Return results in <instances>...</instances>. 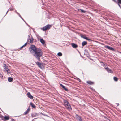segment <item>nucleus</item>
I'll return each instance as SVG.
<instances>
[{
  "mask_svg": "<svg viewBox=\"0 0 121 121\" xmlns=\"http://www.w3.org/2000/svg\"><path fill=\"white\" fill-rule=\"evenodd\" d=\"M116 104H117V106H119V103H116Z\"/></svg>",
  "mask_w": 121,
  "mask_h": 121,
  "instance_id": "e433bc0d",
  "label": "nucleus"
},
{
  "mask_svg": "<svg viewBox=\"0 0 121 121\" xmlns=\"http://www.w3.org/2000/svg\"><path fill=\"white\" fill-rule=\"evenodd\" d=\"M80 10L83 13H85V11L84 10H83L82 9H80L78 10Z\"/></svg>",
  "mask_w": 121,
  "mask_h": 121,
  "instance_id": "b1692460",
  "label": "nucleus"
},
{
  "mask_svg": "<svg viewBox=\"0 0 121 121\" xmlns=\"http://www.w3.org/2000/svg\"><path fill=\"white\" fill-rule=\"evenodd\" d=\"M71 45L73 48H76L78 47L77 45L76 44L74 43H72Z\"/></svg>",
  "mask_w": 121,
  "mask_h": 121,
  "instance_id": "1a4fd4ad",
  "label": "nucleus"
},
{
  "mask_svg": "<svg viewBox=\"0 0 121 121\" xmlns=\"http://www.w3.org/2000/svg\"><path fill=\"white\" fill-rule=\"evenodd\" d=\"M16 13H17L18 14H19V13H18L17 12H16Z\"/></svg>",
  "mask_w": 121,
  "mask_h": 121,
  "instance_id": "ea45409f",
  "label": "nucleus"
},
{
  "mask_svg": "<svg viewBox=\"0 0 121 121\" xmlns=\"http://www.w3.org/2000/svg\"><path fill=\"white\" fill-rule=\"evenodd\" d=\"M40 41L43 45L45 44V41L42 39H40Z\"/></svg>",
  "mask_w": 121,
  "mask_h": 121,
  "instance_id": "9d476101",
  "label": "nucleus"
},
{
  "mask_svg": "<svg viewBox=\"0 0 121 121\" xmlns=\"http://www.w3.org/2000/svg\"><path fill=\"white\" fill-rule=\"evenodd\" d=\"M87 44V43L86 41H83L82 43V45L83 46H84L85 45H86Z\"/></svg>",
  "mask_w": 121,
  "mask_h": 121,
  "instance_id": "f8f14e48",
  "label": "nucleus"
},
{
  "mask_svg": "<svg viewBox=\"0 0 121 121\" xmlns=\"http://www.w3.org/2000/svg\"><path fill=\"white\" fill-rule=\"evenodd\" d=\"M117 4L119 6V7L121 8V7L120 6V4Z\"/></svg>",
  "mask_w": 121,
  "mask_h": 121,
  "instance_id": "473e14b6",
  "label": "nucleus"
},
{
  "mask_svg": "<svg viewBox=\"0 0 121 121\" xmlns=\"http://www.w3.org/2000/svg\"><path fill=\"white\" fill-rule=\"evenodd\" d=\"M87 83L90 85H92L94 83L93 82L91 81H87Z\"/></svg>",
  "mask_w": 121,
  "mask_h": 121,
  "instance_id": "f3484780",
  "label": "nucleus"
},
{
  "mask_svg": "<svg viewBox=\"0 0 121 121\" xmlns=\"http://www.w3.org/2000/svg\"><path fill=\"white\" fill-rule=\"evenodd\" d=\"M9 10H8L7 11V12H6V14L7 13H8V11H9Z\"/></svg>",
  "mask_w": 121,
  "mask_h": 121,
  "instance_id": "58836bf2",
  "label": "nucleus"
},
{
  "mask_svg": "<svg viewBox=\"0 0 121 121\" xmlns=\"http://www.w3.org/2000/svg\"><path fill=\"white\" fill-rule=\"evenodd\" d=\"M27 95L28 97L29 98L31 99H32L33 98V97L31 95L29 92H28L27 93Z\"/></svg>",
  "mask_w": 121,
  "mask_h": 121,
  "instance_id": "0eeeda50",
  "label": "nucleus"
},
{
  "mask_svg": "<svg viewBox=\"0 0 121 121\" xmlns=\"http://www.w3.org/2000/svg\"><path fill=\"white\" fill-rule=\"evenodd\" d=\"M33 39L32 38V39H30L29 40H30V43H33Z\"/></svg>",
  "mask_w": 121,
  "mask_h": 121,
  "instance_id": "5701e85b",
  "label": "nucleus"
},
{
  "mask_svg": "<svg viewBox=\"0 0 121 121\" xmlns=\"http://www.w3.org/2000/svg\"><path fill=\"white\" fill-rule=\"evenodd\" d=\"M36 64L39 67H40L41 66V64L39 62H37L36 63Z\"/></svg>",
  "mask_w": 121,
  "mask_h": 121,
  "instance_id": "a211bd4d",
  "label": "nucleus"
},
{
  "mask_svg": "<svg viewBox=\"0 0 121 121\" xmlns=\"http://www.w3.org/2000/svg\"><path fill=\"white\" fill-rule=\"evenodd\" d=\"M25 46L23 45V46H22V47H24Z\"/></svg>",
  "mask_w": 121,
  "mask_h": 121,
  "instance_id": "a19ab883",
  "label": "nucleus"
},
{
  "mask_svg": "<svg viewBox=\"0 0 121 121\" xmlns=\"http://www.w3.org/2000/svg\"><path fill=\"white\" fill-rule=\"evenodd\" d=\"M117 4H121V0H117Z\"/></svg>",
  "mask_w": 121,
  "mask_h": 121,
  "instance_id": "412c9836",
  "label": "nucleus"
},
{
  "mask_svg": "<svg viewBox=\"0 0 121 121\" xmlns=\"http://www.w3.org/2000/svg\"><path fill=\"white\" fill-rule=\"evenodd\" d=\"M8 10H10V11H12L13 10V8H10Z\"/></svg>",
  "mask_w": 121,
  "mask_h": 121,
  "instance_id": "7c9ffc66",
  "label": "nucleus"
},
{
  "mask_svg": "<svg viewBox=\"0 0 121 121\" xmlns=\"http://www.w3.org/2000/svg\"><path fill=\"white\" fill-rule=\"evenodd\" d=\"M119 52L121 54V52Z\"/></svg>",
  "mask_w": 121,
  "mask_h": 121,
  "instance_id": "79ce46f5",
  "label": "nucleus"
},
{
  "mask_svg": "<svg viewBox=\"0 0 121 121\" xmlns=\"http://www.w3.org/2000/svg\"><path fill=\"white\" fill-rule=\"evenodd\" d=\"M105 69L107 70L108 72L112 73L113 72L112 70L108 67H106L105 68Z\"/></svg>",
  "mask_w": 121,
  "mask_h": 121,
  "instance_id": "6e6552de",
  "label": "nucleus"
},
{
  "mask_svg": "<svg viewBox=\"0 0 121 121\" xmlns=\"http://www.w3.org/2000/svg\"><path fill=\"white\" fill-rule=\"evenodd\" d=\"M30 51L32 53H34V56L38 60H40V57L43 55V52L41 49L37 48H36L35 46L32 45L30 49Z\"/></svg>",
  "mask_w": 121,
  "mask_h": 121,
  "instance_id": "f257e3e1",
  "label": "nucleus"
},
{
  "mask_svg": "<svg viewBox=\"0 0 121 121\" xmlns=\"http://www.w3.org/2000/svg\"><path fill=\"white\" fill-rule=\"evenodd\" d=\"M77 80L79 81V82H81V80L79 78H77Z\"/></svg>",
  "mask_w": 121,
  "mask_h": 121,
  "instance_id": "72a5a7b5",
  "label": "nucleus"
},
{
  "mask_svg": "<svg viewBox=\"0 0 121 121\" xmlns=\"http://www.w3.org/2000/svg\"><path fill=\"white\" fill-rule=\"evenodd\" d=\"M65 106L70 111L72 110L71 106L69 104H68L66 105Z\"/></svg>",
  "mask_w": 121,
  "mask_h": 121,
  "instance_id": "423d86ee",
  "label": "nucleus"
},
{
  "mask_svg": "<svg viewBox=\"0 0 121 121\" xmlns=\"http://www.w3.org/2000/svg\"><path fill=\"white\" fill-rule=\"evenodd\" d=\"M62 53H61V56H62Z\"/></svg>",
  "mask_w": 121,
  "mask_h": 121,
  "instance_id": "37998d69",
  "label": "nucleus"
},
{
  "mask_svg": "<svg viewBox=\"0 0 121 121\" xmlns=\"http://www.w3.org/2000/svg\"><path fill=\"white\" fill-rule=\"evenodd\" d=\"M64 104L65 106L67 105L68 104H69L68 101L66 100H64Z\"/></svg>",
  "mask_w": 121,
  "mask_h": 121,
  "instance_id": "4468645a",
  "label": "nucleus"
},
{
  "mask_svg": "<svg viewBox=\"0 0 121 121\" xmlns=\"http://www.w3.org/2000/svg\"><path fill=\"white\" fill-rule=\"evenodd\" d=\"M8 81L9 82H11L12 81L13 79L11 77H9L8 78Z\"/></svg>",
  "mask_w": 121,
  "mask_h": 121,
  "instance_id": "dca6fc26",
  "label": "nucleus"
},
{
  "mask_svg": "<svg viewBox=\"0 0 121 121\" xmlns=\"http://www.w3.org/2000/svg\"><path fill=\"white\" fill-rule=\"evenodd\" d=\"M76 117L77 120H78V121H82V118L80 116L76 114Z\"/></svg>",
  "mask_w": 121,
  "mask_h": 121,
  "instance_id": "20e7f679",
  "label": "nucleus"
},
{
  "mask_svg": "<svg viewBox=\"0 0 121 121\" xmlns=\"http://www.w3.org/2000/svg\"><path fill=\"white\" fill-rule=\"evenodd\" d=\"M3 65H4V67H5V68L6 69H7V67H6V64H3Z\"/></svg>",
  "mask_w": 121,
  "mask_h": 121,
  "instance_id": "393cba45",
  "label": "nucleus"
},
{
  "mask_svg": "<svg viewBox=\"0 0 121 121\" xmlns=\"http://www.w3.org/2000/svg\"><path fill=\"white\" fill-rule=\"evenodd\" d=\"M30 110V109L29 108H28L26 111L24 113V115H26L29 112Z\"/></svg>",
  "mask_w": 121,
  "mask_h": 121,
  "instance_id": "9b49d317",
  "label": "nucleus"
},
{
  "mask_svg": "<svg viewBox=\"0 0 121 121\" xmlns=\"http://www.w3.org/2000/svg\"><path fill=\"white\" fill-rule=\"evenodd\" d=\"M12 121H15L14 120V119H12Z\"/></svg>",
  "mask_w": 121,
  "mask_h": 121,
  "instance_id": "c9c22d12",
  "label": "nucleus"
},
{
  "mask_svg": "<svg viewBox=\"0 0 121 121\" xmlns=\"http://www.w3.org/2000/svg\"><path fill=\"white\" fill-rule=\"evenodd\" d=\"M4 119L5 120H8L9 119V117L7 116H5L4 117Z\"/></svg>",
  "mask_w": 121,
  "mask_h": 121,
  "instance_id": "4be33fe9",
  "label": "nucleus"
},
{
  "mask_svg": "<svg viewBox=\"0 0 121 121\" xmlns=\"http://www.w3.org/2000/svg\"><path fill=\"white\" fill-rule=\"evenodd\" d=\"M19 16H20V17L22 19V20H23L25 22V21H24V20L23 19L22 17L19 14Z\"/></svg>",
  "mask_w": 121,
  "mask_h": 121,
  "instance_id": "c756f323",
  "label": "nucleus"
},
{
  "mask_svg": "<svg viewBox=\"0 0 121 121\" xmlns=\"http://www.w3.org/2000/svg\"><path fill=\"white\" fill-rule=\"evenodd\" d=\"M3 77V76L1 73H0V78H2Z\"/></svg>",
  "mask_w": 121,
  "mask_h": 121,
  "instance_id": "a878e982",
  "label": "nucleus"
},
{
  "mask_svg": "<svg viewBox=\"0 0 121 121\" xmlns=\"http://www.w3.org/2000/svg\"><path fill=\"white\" fill-rule=\"evenodd\" d=\"M22 46L20 48V49H22Z\"/></svg>",
  "mask_w": 121,
  "mask_h": 121,
  "instance_id": "4c0bfd02",
  "label": "nucleus"
},
{
  "mask_svg": "<svg viewBox=\"0 0 121 121\" xmlns=\"http://www.w3.org/2000/svg\"><path fill=\"white\" fill-rule=\"evenodd\" d=\"M30 104L33 108H35V106L33 103H30Z\"/></svg>",
  "mask_w": 121,
  "mask_h": 121,
  "instance_id": "2eb2a0df",
  "label": "nucleus"
},
{
  "mask_svg": "<svg viewBox=\"0 0 121 121\" xmlns=\"http://www.w3.org/2000/svg\"><path fill=\"white\" fill-rule=\"evenodd\" d=\"M80 36L82 38H83L86 40H88L89 41H90L91 40L90 39H88L87 37L85 36L84 35L82 34H81Z\"/></svg>",
  "mask_w": 121,
  "mask_h": 121,
  "instance_id": "39448f33",
  "label": "nucleus"
},
{
  "mask_svg": "<svg viewBox=\"0 0 121 121\" xmlns=\"http://www.w3.org/2000/svg\"><path fill=\"white\" fill-rule=\"evenodd\" d=\"M114 2H115L117 4V1H116L115 0H112Z\"/></svg>",
  "mask_w": 121,
  "mask_h": 121,
  "instance_id": "2f4dec72",
  "label": "nucleus"
},
{
  "mask_svg": "<svg viewBox=\"0 0 121 121\" xmlns=\"http://www.w3.org/2000/svg\"><path fill=\"white\" fill-rule=\"evenodd\" d=\"M57 55L59 56H60V52H59L58 53Z\"/></svg>",
  "mask_w": 121,
  "mask_h": 121,
  "instance_id": "cd10ccee",
  "label": "nucleus"
},
{
  "mask_svg": "<svg viewBox=\"0 0 121 121\" xmlns=\"http://www.w3.org/2000/svg\"><path fill=\"white\" fill-rule=\"evenodd\" d=\"M27 45V43H26L24 45V46H26Z\"/></svg>",
  "mask_w": 121,
  "mask_h": 121,
  "instance_id": "f704fd0d",
  "label": "nucleus"
},
{
  "mask_svg": "<svg viewBox=\"0 0 121 121\" xmlns=\"http://www.w3.org/2000/svg\"><path fill=\"white\" fill-rule=\"evenodd\" d=\"M28 40H27V41H28L29 39H30V35H28Z\"/></svg>",
  "mask_w": 121,
  "mask_h": 121,
  "instance_id": "bb28decb",
  "label": "nucleus"
},
{
  "mask_svg": "<svg viewBox=\"0 0 121 121\" xmlns=\"http://www.w3.org/2000/svg\"><path fill=\"white\" fill-rule=\"evenodd\" d=\"M51 27L50 25L48 24L43 27V31H45L46 30H48Z\"/></svg>",
  "mask_w": 121,
  "mask_h": 121,
  "instance_id": "f03ea898",
  "label": "nucleus"
},
{
  "mask_svg": "<svg viewBox=\"0 0 121 121\" xmlns=\"http://www.w3.org/2000/svg\"><path fill=\"white\" fill-rule=\"evenodd\" d=\"M38 116V114L36 113H34L32 115V117H35L36 116Z\"/></svg>",
  "mask_w": 121,
  "mask_h": 121,
  "instance_id": "6ab92c4d",
  "label": "nucleus"
},
{
  "mask_svg": "<svg viewBox=\"0 0 121 121\" xmlns=\"http://www.w3.org/2000/svg\"><path fill=\"white\" fill-rule=\"evenodd\" d=\"M61 87H62L65 91H68V89L62 84H61Z\"/></svg>",
  "mask_w": 121,
  "mask_h": 121,
  "instance_id": "ddd939ff",
  "label": "nucleus"
},
{
  "mask_svg": "<svg viewBox=\"0 0 121 121\" xmlns=\"http://www.w3.org/2000/svg\"><path fill=\"white\" fill-rule=\"evenodd\" d=\"M104 47L107 48V49L112 51H114L115 50L113 48L108 46L106 45L104 46Z\"/></svg>",
  "mask_w": 121,
  "mask_h": 121,
  "instance_id": "7ed1b4c3",
  "label": "nucleus"
},
{
  "mask_svg": "<svg viewBox=\"0 0 121 121\" xmlns=\"http://www.w3.org/2000/svg\"><path fill=\"white\" fill-rule=\"evenodd\" d=\"M9 69H7L6 70V71L7 72V73H10V72H8V71H9Z\"/></svg>",
  "mask_w": 121,
  "mask_h": 121,
  "instance_id": "c85d7f7f",
  "label": "nucleus"
},
{
  "mask_svg": "<svg viewBox=\"0 0 121 121\" xmlns=\"http://www.w3.org/2000/svg\"><path fill=\"white\" fill-rule=\"evenodd\" d=\"M114 79L115 81H118V78L115 77H114Z\"/></svg>",
  "mask_w": 121,
  "mask_h": 121,
  "instance_id": "aec40b11",
  "label": "nucleus"
}]
</instances>
